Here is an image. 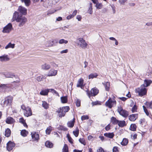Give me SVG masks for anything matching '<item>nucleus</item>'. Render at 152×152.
Here are the masks:
<instances>
[{"mask_svg": "<svg viewBox=\"0 0 152 152\" xmlns=\"http://www.w3.org/2000/svg\"><path fill=\"white\" fill-rule=\"evenodd\" d=\"M19 122L22 123L25 127H27L28 126L26 123L25 120H24L23 118H21L19 119Z\"/></svg>", "mask_w": 152, "mask_h": 152, "instance_id": "a878e982", "label": "nucleus"}, {"mask_svg": "<svg viewBox=\"0 0 152 152\" xmlns=\"http://www.w3.org/2000/svg\"><path fill=\"white\" fill-rule=\"evenodd\" d=\"M147 91V89L141 85L140 87L137 88L135 89V92L138 93V96H140L146 95Z\"/></svg>", "mask_w": 152, "mask_h": 152, "instance_id": "f03ea898", "label": "nucleus"}, {"mask_svg": "<svg viewBox=\"0 0 152 152\" xmlns=\"http://www.w3.org/2000/svg\"><path fill=\"white\" fill-rule=\"evenodd\" d=\"M136 126L135 124H132L130 128V129L132 131H134L136 130Z\"/></svg>", "mask_w": 152, "mask_h": 152, "instance_id": "79ce46f5", "label": "nucleus"}, {"mask_svg": "<svg viewBox=\"0 0 152 152\" xmlns=\"http://www.w3.org/2000/svg\"><path fill=\"white\" fill-rule=\"evenodd\" d=\"M12 24L9 23L4 28L2 32L4 33H9L12 31Z\"/></svg>", "mask_w": 152, "mask_h": 152, "instance_id": "1a4fd4ad", "label": "nucleus"}, {"mask_svg": "<svg viewBox=\"0 0 152 152\" xmlns=\"http://www.w3.org/2000/svg\"><path fill=\"white\" fill-rule=\"evenodd\" d=\"M143 110H144V111L145 112V114L147 116H149V113L148 112V111L147 109H146V107L144 106H143Z\"/></svg>", "mask_w": 152, "mask_h": 152, "instance_id": "864d4df0", "label": "nucleus"}, {"mask_svg": "<svg viewBox=\"0 0 152 152\" xmlns=\"http://www.w3.org/2000/svg\"><path fill=\"white\" fill-rule=\"evenodd\" d=\"M50 68V66L48 64L45 63L41 66V68L44 70H48Z\"/></svg>", "mask_w": 152, "mask_h": 152, "instance_id": "4be33fe9", "label": "nucleus"}, {"mask_svg": "<svg viewBox=\"0 0 152 152\" xmlns=\"http://www.w3.org/2000/svg\"><path fill=\"white\" fill-rule=\"evenodd\" d=\"M69 110V106L61 107L57 111L58 113V115L60 117L64 116L66 113L68 112Z\"/></svg>", "mask_w": 152, "mask_h": 152, "instance_id": "7ed1b4c3", "label": "nucleus"}, {"mask_svg": "<svg viewBox=\"0 0 152 152\" xmlns=\"http://www.w3.org/2000/svg\"><path fill=\"white\" fill-rule=\"evenodd\" d=\"M147 107L151 109H152V101L150 102H146L145 104Z\"/></svg>", "mask_w": 152, "mask_h": 152, "instance_id": "a18cd8bd", "label": "nucleus"}, {"mask_svg": "<svg viewBox=\"0 0 152 152\" xmlns=\"http://www.w3.org/2000/svg\"><path fill=\"white\" fill-rule=\"evenodd\" d=\"M79 142L82 144L84 145H85L86 143L85 142V140L83 138H80L79 140Z\"/></svg>", "mask_w": 152, "mask_h": 152, "instance_id": "603ef678", "label": "nucleus"}, {"mask_svg": "<svg viewBox=\"0 0 152 152\" xmlns=\"http://www.w3.org/2000/svg\"><path fill=\"white\" fill-rule=\"evenodd\" d=\"M88 116L87 115H84L81 116V119L82 121L87 120L88 119Z\"/></svg>", "mask_w": 152, "mask_h": 152, "instance_id": "3c124183", "label": "nucleus"}, {"mask_svg": "<svg viewBox=\"0 0 152 152\" xmlns=\"http://www.w3.org/2000/svg\"><path fill=\"white\" fill-rule=\"evenodd\" d=\"M84 80L82 78H80L78 80L77 84V87H80L82 89H83L84 87Z\"/></svg>", "mask_w": 152, "mask_h": 152, "instance_id": "9b49d317", "label": "nucleus"}, {"mask_svg": "<svg viewBox=\"0 0 152 152\" xmlns=\"http://www.w3.org/2000/svg\"><path fill=\"white\" fill-rule=\"evenodd\" d=\"M68 149L67 145L66 144H64L63 149V152H68Z\"/></svg>", "mask_w": 152, "mask_h": 152, "instance_id": "de8ad7c7", "label": "nucleus"}, {"mask_svg": "<svg viewBox=\"0 0 152 152\" xmlns=\"http://www.w3.org/2000/svg\"><path fill=\"white\" fill-rule=\"evenodd\" d=\"M45 144L46 147L49 148H52L53 145V144L51 142L48 141L45 142Z\"/></svg>", "mask_w": 152, "mask_h": 152, "instance_id": "c85d7f7f", "label": "nucleus"}, {"mask_svg": "<svg viewBox=\"0 0 152 152\" xmlns=\"http://www.w3.org/2000/svg\"><path fill=\"white\" fill-rule=\"evenodd\" d=\"M118 125L120 127H123L125 125L126 123L125 121H119L118 123Z\"/></svg>", "mask_w": 152, "mask_h": 152, "instance_id": "2f4dec72", "label": "nucleus"}, {"mask_svg": "<svg viewBox=\"0 0 152 152\" xmlns=\"http://www.w3.org/2000/svg\"><path fill=\"white\" fill-rule=\"evenodd\" d=\"M104 135L107 137L112 138L114 136V134L113 133H105L104 134Z\"/></svg>", "mask_w": 152, "mask_h": 152, "instance_id": "393cba45", "label": "nucleus"}, {"mask_svg": "<svg viewBox=\"0 0 152 152\" xmlns=\"http://www.w3.org/2000/svg\"><path fill=\"white\" fill-rule=\"evenodd\" d=\"M67 138L69 140V141L71 143H73V140L72 138L69 136V135H67Z\"/></svg>", "mask_w": 152, "mask_h": 152, "instance_id": "6e6d98bb", "label": "nucleus"}, {"mask_svg": "<svg viewBox=\"0 0 152 152\" xmlns=\"http://www.w3.org/2000/svg\"><path fill=\"white\" fill-rule=\"evenodd\" d=\"M12 19L13 21L16 20L18 23V26L20 27L23 26L27 21V19L25 16L19 15L16 12L14 13Z\"/></svg>", "mask_w": 152, "mask_h": 152, "instance_id": "f257e3e1", "label": "nucleus"}, {"mask_svg": "<svg viewBox=\"0 0 152 152\" xmlns=\"http://www.w3.org/2000/svg\"><path fill=\"white\" fill-rule=\"evenodd\" d=\"M77 10H74L73 13L72 14V15L73 17H74L75 15H76L77 13Z\"/></svg>", "mask_w": 152, "mask_h": 152, "instance_id": "774afa93", "label": "nucleus"}, {"mask_svg": "<svg viewBox=\"0 0 152 152\" xmlns=\"http://www.w3.org/2000/svg\"><path fill=\"white\" fill-rule=\"evenodd\" d=\"M20 133L22 136L25 137L27 135L28 132L25 130H23L21 131Z\"/></svg>", "mask_w": 152, "mask_h": 152, "instance_id": "c9c22d12", "label": "nucleus"}, {"mask_svg": "<svg viewBox=\"0 0 152 152\" xmlns=\"http://www.w3.org/2000/svg\"><path fill=\"white\" fill-rule=\"evenodd\" d=\"M79 133V130L77 127L75 128V130L73 131V133L74 135L76 137H77L78 136Z\"/></svg>", "mask_w": 152, "mask_h": 152, "instance_id": "e433bc0d", "label": "nucleus"}, {"mask_svg": "<svg viewBox=\"0 0 152 152\" xmlns=\"http://www.w3.org/2000/svg\"><path fill=\"white\" fill-rule=\"evenodd\" d=\"M18 10L24 15H25L27 14V9L23 7H19L18 9Z\"/></svg>", "mask_w": 152, "mask_h": 152, "instance_id": "f3484780", "label": "nucleus"}, {"mask_svg": "<svg viewBox=\"0 0 152 152\" xmlns=\"http://www.w3.org/2000/svg\"><path fill=\"white\" fill-rule=\"evenodd\" d=\"M116 104V102L114 99L110 98L105 102V105L110 108L115 106Z\"/></svg>", "mask_w": 152, "mask_h": 152, "instance_id": "20e7f679", "label": "nucleus"}, {"mask_svg": "<svg viewBox=\"0 0 152 152\" xmlns=\"http://www.w3.org/2000/svg\"><path fill=\"white\" fill-rule=\"evenodd\" d=\"M86 92L88 97L90 98L91 96H95L96 95L99 93V90L96 88H94L91 89V91L87 90Z\"/></svg>", "mask_w": 152, "mask_h": 152, "instance_id": "423d86ee", "label": "nucleus"}, {"mask_svg": "<svg viewBox=\"0 0 152 152\" xmlns=\"http://www.w3.org/2000/svg\"><path fill=\"white\" fill-rule=\"evenodd\" d=\"M138 118V114H133L129 116V120L132 121H135Z\"/></svg>", "mask_w": 152, "mask_h": 152, "instance_id": "412c9836", "label": "nucleus"}, {"mask_svg": "<svg viewBox=\"0 0 152 152\" xmlns=\"http://www.w3.org/2000/svg\"><path fill=\"white\" fill-rule=\"evenodd\" d=\"M128 142V140L127 139L124 138L123 139L122 141L121 142V144L123 145H126Z\"/></svg>", "mask_w": 152, "mask_h": 152, "instance_id": "72a5a7b5", "label": "nucleus"}, {"mask_svg": "<svg viewBox=\"0 0 152 152\" xmlns=\"http://www.w3.org/2000/svg\"><path fill=\"white\" fill-rule=\"evenodd\" d=\"M111 122L113 124H118V120H117L115 118L113 117H112L111 118Z\"/></svg>", "mask_w": 152, "mask_h": 152, "instance_id": "c03bdc74", "label": "nucleus"}, {"mask_svg": "<svg viewBox=\"0 0 152 152\" xmlns=\"http://www.w3.org/2000/svg\"><path fill=\"white\" fill-rule=\"evenodd\" d=\"M92 4L91 3H90L89 7L88 10V12L90 14H92L93 13Z\"/></svg>", "mask_w": 152, "mask_h": 152, "instance_id": "4c0bfd02", "label": "nucleus"}, {"mask_svg": "<svg viewBox=\"0 0 152 152\" xmlns=\"http://www.w3.org/2000/svg\"><path fill=\"white\" fill-rule=\"evenodd\" d=\"M152 83L151 80H144L143 84L141 85L143 87L146 88L150 86V84Z\"/></svg>", "mask_w": 152, "mask_h": 152, "instance_id": "6ab92c4d", "label": "nucleus"}, {"mask_svg": "<svg viewBox=\"0 0 152 152\" xmlns=\"http://www.w3.org/2000/svg\"><path fill=\"white\" fill-rule=\"evenodd\" d=\"M76 105L77 107H79L80 105V101L79 99H76L75 100Z\"/></svg>", "mask_w": 152, "mask_h": 152, "instance_id": "8fccbe9b", "label": "nucleus"}, {"mask_svg": "<svg viewBox=\"0 0 152 152\" xmlns=\"http://www.w3.org/2000/svg\"><path fill=\"white\" fill-rule=\"evenodd\" d=\"M50 90L51 91H55L54 89H52L43 90H42L40 92V94L42 95H47L48 94V93Z\"/></svg>", "mask_w": 152, "mask_h": 152, "instance_id": "2eb2a0df", "label": "nucleus"}, {"mask_svg": "<svg viewBox=\"0 0 152 152\" xmlns=\"http://www.w3.org/2000/svg\"><path fill=\"white\" fill-rule=\"evenodd\" d=\"M13 97L11 96L6 98L4 102L3 107H6L10 106L12 102Z\"/></svg>", "mask_w": 152, "mask_h": 152, "instance_id": "0eeeda50", "label": "nucleus"}, {"mask_svg": "<svg viewBox=\"0 0 152 152\" xmlns=\"http://www.w3.org/2000/svg\"><path fill=\"white\" fill-rule=\"evenodd\" d=\"M95 7L97 9H101L102 8L103 5L102 3L98 2L96 4Z\"/></svg>", "mask_w": 152, "mask_h": 152, "instance_id": "f704fd0d", "label": "nucleus"}, {"mask_svg": "<svg viewBox=\"0 0 152 152\" xmlns=\"http://www.w3.org/2000/svg\"><path fill=\"white\" fill-rule=\"evenodd\" d=\"M98 74L96 73H92L90 74L89 76L88 79H92L94 78H96L98 76Z\"/></svg>", "mask_w": 152, "mask_h": 152, "instance_id": "b1692460", "label": "nucleus"}, {"mask_svg": "<svg viewBox=\"0 0 152 152\" xmlns=\"http://www.w3.org/2000/svg\"><path fill=\"white\" fill-rule=\"evenodd\" d=\"M117 110L119 114L124 117H126L129 115L128 112L124 110L122 107L121 106L118 107Z\"/></svg>", "mask_w": 152, "mask_h": 152, "instance_id": "6e6552de", "label": "nucleus"}, {"mask_svg": "<svg viewBox=\"0 0 152 152\" xmlns=\"http://www.w3.org/2000/svg\"><path fill=\"white\" fill-rule=\"evenodd\" d=\"M68 42L67 40H65L64 39H62L59 40L58 43L60 44H66Z\"/></svg>", "mask_w": 152, "mask_h": 152, "instance_id": "49530a36", "label": "nucleus"}, {"mask_svg": "<svg viewBox=\"0 0 152 152\" xmlns=\"http://www.w3.org/2000/svg\"><path fill=\"white\" fill-rule=\"evenodd\" d=\"M54 44V40H51L47 41L45 43V45L47 47H52L53 46Z\"/></svg>", "mask_w": 152, "mask_h": 152, "instance_id": "a211bd4d", "label": "nucleus"}, {"mask_svg": "<svg viewBox=\"0 0 152 152\" xmlns=\"http://www.w3.org/2000/svg\"><path fill=\"white\" fill-rule=\"evenodd\" d=\"M61 102L63 103H66L67 102V98L66 96H62L61 98Z\"/></svg>", "mask_w": 152, "mask_h": 152, "instance_id": "7c9ffc66", "label": "nucleus"}, {"mask_svg": "<svg viewBox=\"0 0 152 152\" xmlns=\"http://www.w3.org/2000/svg\"><path fill=\"white\" fill-rule=\"evenodd\" d=\"M15 146L14 143L11 141H9L7 143V149L9 151H11Z\"/></svg>", "mask_w": 152, "mask_h": 152, "instance_id": "ddd939ff", "label": "nucleus"}, {"mask_svg": "<svg viewBox=\"0 0 152 152\" xmlns=\"http://www.w3.org/2000/svg\"><path fill=\"white\" fill-rule=\"evenodd\" d=\"M110 39L113 40L115 42V44L116 45H118V41L114 37H110L109 38Z\"/></svg>", "mask_w": 152, "mask_h": 152, "instance_id": "09e8293b", "label": "nucleus"}, {"mask_svg": "<svg viewBox=\"0 0 152 152\" xmlns=\"http://www.w3.org/2000/svg\"><path fill=\"white\" fill-rule=\"evenodd\" d=\"M111 7L112 8L113 13V14H115V7L113 5H111Z\"/></svg>", "mask_w": 152, "mask_h": 152, "instance_id": "680f3d73", "label": "nucleus"}, {"mask_svg": "<svg viewBox=\"0 0 152 152\" xmlns=\"http://www.w3.org/2000/svg\"><path fill=\"white\" fill-rule=\"evenodd\" d=\"M51 63L52 65L54 67H56L58 66L57 64L53 62H52Z\"/></svg>", "mask_w": 152, "mask_h": 152, "instance_id": "69168bd1", "label": "nucleus"}, {"mask_svg": "<svg viewBox=\"0 0 152 152\" xmlns=\"http://www.w3.org/2000/svg\"><path fill=\"white\" fill-rule=\"evenodd\" d=\"M58 71L54 69H50L48 73L47 76L49 77L55 76L57 75Z\"/></svg>", "mask_w": 152, "mask_h": 152, "instance_id": "9d476101", "label": "nucleus"}, {"mask_svg": "<svg viewBox=\"0 0 152 152\" xmlns=\"http://www.w3.org/2000/svg\"><path fill=\"white\" fill-rule=\"evenodd\" d=\"M76 19H77L78 21H80L82 19L81 16L80 15H77L76 17Z\"/></svg>", "mask_w": 152, "mask_h": 152, "instance_id": "0e129e2a", "label": "nucleus"}, {"mask_svg": "<svg viewBox=\"0 0 152 152\" xmlns=\"http://www.w3.org/2000/svg\"><path fill=\"white\" fill-rule=\"evenodd\" d=\"M15 44H11L10 42L5 47V48L7 49L9 48H14Z\"/></svg>", "mask_w": 152, "mask_h": 152, "instance_id": "58836bf2", "label": "nucleus"}, {"mask_svg": "<svg viewBox=\"0 0 152 152\" xmlns=\"http://www.w3.org/2000/svg\"><path fill=\"white\" fill-rule=\"evenodd\" d=\"M9 88V86L7 84H1L0 85V88L2 89H6Z\"/></svg>", "mask_w": 152, "mask_h": 152, "instance_id": "a19ab883", "label": "nucleus"}, {"mask_svg": "<svg viewBox=\"0 0 152 152\" xmlns=\"http://www.w3.org/2000/svg\"><path fill=\"white\" fill-rule=\"evenodd\" d=\"M137 107L136 105H134L133 107L132 108V113H134L137 111Z\"/></svg>", "mask_w": 152, "mask_h": 152, "instance_id": "5fc2aeb1", "label": "nucleus"}, {"mask_svg": "<svg viewBox=\"0 0 152 152\" xmlns=\"http://www.w3.org/2000/svg\"><path fill=\"white\" fill-rule=\"evenodd\" d=\"M43 77L42 76H39L37 77V80L38 81H40L42 80Z\"/></svg>", "mask_w": 152, "mask_h": 152, "instance_id": "13d9d810", "label": "nucleus"}, {"mask_svg": "<svg viewBox=\"0 0 152 152\" xmlns=\"http://www.w3.org/2000/svg\"><path fill=\"white\" fill-rule=\"evenodd\" d=\"M102 84L104 85L106 90L109 91L110 87V83L108 82H105L104 83H102Z\"/></svg>", "mask_w": 152, "mask_h": 152, "instance_id": "bb28decb", "label": "nucleus"}, {"mask_svg": "<svg viewBox=\"0 0 152 152\" xmlns=\"http://www.w3.org/2000/svg\"><path fill=\"white\" fill-rule=\"evenodd\" d=\"M21 1L22 2H24L26 6H28L30 5V0H21Z\"/></svg>", "mask_w": 152, "mask_h": 152, "instance_id": "c756f323", "label": "nucleus"}, {"mask_svg": "<svg viewBox=\"0 0 152 152\" xmlns=\"http://www.w3.org/2000/svg\"><path fill=\"white\" fill-rule=\"evenodd\" d=\"M97 152H104V150L101 147H100L99 149L97 150Z\"/></svg>", "mask_w": 152, "mask_h": 152, "instance_id": "e2e57ef3", "label": "nucleus"}, {"mask_svg": "<svg viewBox=\"0 0 152 152\" xmlns=\"http://www.w3.org/2000/svg\"><path fill=\"white\" fill-rule=\"evenodd\" d=\"M113 152H119L118 148L116 146L114 147L113 149Z\"/></svg>", "mask_w": 152, "mask_h": 152, "instance_id": "4d7b16f0", "label": "nucleus"}, {"mask_svg": "<svg viewBox=\"0 0 152 152\" xmlns=\"http://www.w3.org/2000/svg\"><path fill=\"white\" fill-rule=\"evenodd\" d=\"M31 135L32 139L34 141H38L39 139V135L36 132H31Z\"/></svg>", "mask_w": 152, "mask_h": 152, "instance_id": "4468645a", "label": "nucleus"}, {"mask_svg": "<svg viewBox=\"0 0 152 152\" xmlns=\"http://www.w3.org/2000/svg\"><path fill=\"white\" fill-rule=\"evenodd\" d=\"M110 129V125L109 124L108 125L105 127V129L107 131H108Z\"/></svg>", "mask_w": 152, "mask_h": 152, "instance_id": "338daca9", "label": "nucleus"}, {"mask_svg": "<svg viewBox=\"0 0 152 152\" xmlns=\"http://www.w3.org/2000/svg\"><path fill=\"white\" fill-rule=\"evenodd\" d=\"M10 60L7 55H4L1 56H0V61H7Z\"/></svg>", "mask_w": 152, "mask_h": 152, "instance_id": "aec40b11", "label": "nucleus"}, {"mask_svg": "<svg viewBox=\"0 0 152 152\" xmlns=\"http://www.w3.org/2000/svg\"><path fill=\"white\" fill-rule=\"evenodd\" d=\"M42 105L44 108L45 109H48L49 106V104L45 101H42Z\"/></svg>", "mask_w": 152, "mask_h": 152, "instance_id": "cd10ccee", "label": "nucleus"}, {"mask_svg": "<svg viewBox=\"0 0 152 152\" xmlns=\"http://www.w3.org/2000/svg\"><path fill=\"white\" fill-rule=\"evenodd\" d=\"M68 52V50L67 49H65L64 50H63L61 51L60 52V53L61 54H62L63 53H67Z\"/></svg>", "mask_w": 152, "mask_h": 152, "instance_id": "052dcab7", "label": "nucleus"}, {"mask_svg": "<svg viewBox=\"0 0 152 152\" xmlns=\"http://www.w3.org/2000/svg\"><path fill=\"white\" fill-rule=\"evenodd\" d=\"M52 127L51 126H49L46 129V133L47 134H49L52 130Z\"/></svg>", "mask_w": 152, "mask_h": 152, "instance_id": "37998d69", "label": "nucleus"}, {"mask_svg": "<svg viewBox=\"0 0 152 152\" xmlns=\"http://www.w3.org/2000/svg\"><path fill=\"white\" fill-rule=\"evenodd\" d=\"M76 41L78 46L83 49H85L86 48L87 46V44L83 38H78Z\"/></svg>", "mask_w": 152, "mask_h": 152, "instance_id": "39448f33", "label": "nucleus"}, {"mask_svg": "<svg viewBox=\"0 0 152 152\" xmlns=\"http://www.w3.org/2000/svg\"><path fill=\"white\" fill-rule=\"evenodd\" d=\"M75 121L74 120H73L72 121H69L67 123V125L68 127H73L74 125Z\"/></svg>", "mask_w": 152, "mask_h": 152, "instance_id": "473e14b6", "label": "nucleus"}, {"mask_svg": "<svg viewBox=\"0 0 152 152\" xmlns=\"http://www.w3.org/2000/svg\"><path fill=\"white\" fill-rule=\"evenodd\" d=\"M24 114L25 116L28 117L32 115L31 109L29 107H27L26 110L24 111Z\"/></svg>", "mask_w": 152, "mask_h": 152, "instance_id": "f8f14e48", "label": "nucleus"}, {"mask_svg": "<svg viewBox=\"0 0 152 152\" xmlns=\"http://www.w3.org/2000/svg\"><path fill=\"white\" fill-rule=\"evenodd\" d=\"M2 74L6 78H12L15 77V75L11 72H3Z\"/></svg>", "mask_w": 152, "mask_h": 152, "instance_id": "dca6fc26", "label": "nucleus"}, {"mask_svg": "<svg viewBox=\"0 0 152 152\" xmlns=\"http://www.w3.org/2000/svg\"><path fill=\"white\" fill-rule=\"evenodd\" d=\"M127 0H119V2L121 4H124L126 2Z\"/></svg>", "mask_w": 152, "mask_h": 152, "instance_id": "bf43d9fd", "label": "nucleus"}, {"mask_svg": "<svg viewBox=\"0 0 152 152\" xmlns=\"http://www.w3.org/2000/svg\"><path fill=\"white\" fill-rule=\"evenodd\" d=\"M6 121L7 124H12L14 122L15 120L11 117H8L7 118Z\"/></svg>", "mask_w": 152, "mask_h": 152, "instance_id": "5701e85b", "label": "nucleus"}, {"mask_svg": "<svg viewBox=\"0 0 152 152\" xmlns=\"http://www.w3.org/2000/svg\"><path fill=\"white\" fill-rule=\"evenodd\" d=\"M5 135L7 137H9L11 134V131L9 129H7L5 131Z\"/></svg>", "mask_w": 152, "mask_h": 152, "instance_id": "ea45409f", "label": "nucleus"}]
</instances>
